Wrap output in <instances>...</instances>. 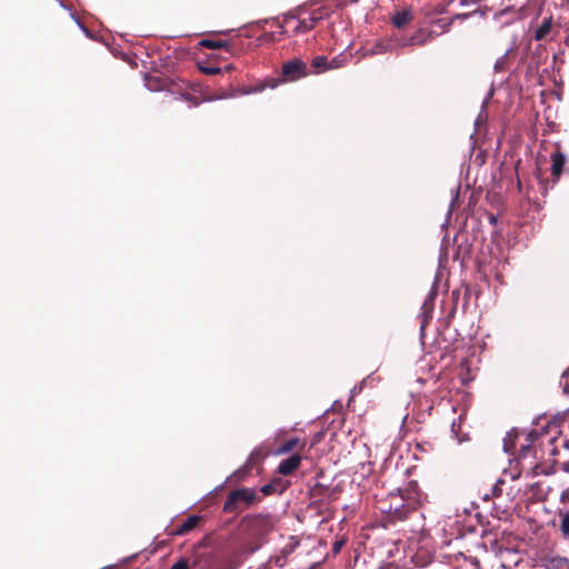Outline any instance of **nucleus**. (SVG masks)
Listing matches in <instances>:
<instances>
[{
    "label": "nucleus",
    "mask_w": 569,
    "mask_h": 569,
    "mask_svg": "<svg viewBox=\"0 0 569 569\" xmlns=\"http://www.w3.org/2000/svg\"><path fill=\"white\" fill-rule=\"evenodd\" d=\"M200 519H201L200 516H196V515L188 517L177 529V533L186 535V533L190 532L192 529H194L197 527Z\"/></svg>",
    "instance_id": "9d476101"
},
{
    "label": "nucleus",
    "mask_w": 569,
    "mask_h": 569,
    "mask_svg": "<svg viewBox=\"0 0 569 569\" xmlns=\"http://www.w3.org/2000/svg\"><path fill=\"white\" fill-rule=\"evenodd\" d=\"M276 563L279 565V566H282V563H280V559L279 558L276 560Z\"/></svg>",
    "instance_id": "4c0bfd02"
},
{
    "label": "nucleus",
    "mask_w": 569,
    "mask_h": 569,
    "mask_svg": "<svg viewBox=\"0 0 569 569\" xmlns=\"http://www.w3.org/2000/svg\"><path fill=\"white\" fill-rule=\"evenodd\" d=\"M472 566H473L472 569H481L480 568V563H479V561L476 558H473V560H472Z\"/></svg>",
    "instance_id": "c756f323"
},
{
    "label": "nucleus",
    "mask_w": 569,
    "mask_h": 569,
    "mask_svg": "<svg viewBox=\"0 0 569 569\" xmlns=\"http://www.w3.org/2000/svg\"><path fill=\"white\" fill-rule=\"evenodd\" d=\"M257 498V493L253 489L250 488H241L231 491L224 503H223V510L226 512H236L240 510V505H244L248 507L251 505Z\"/></svg>",
    "instance_id": "7ed1b4c3"
},
{
    "label": "nucleus",
    "mask_w": 569,
    "mask_h": 569,
    "mask_svg": "<svg viewBox=\"0 0 569 569\" xmlns=\"http://www.w3.org/2000/svg\"><path fill=\"white\" fill-rule=\"evenodd\" d=\"M254 457H256V453H254V452H252V453L250 455V457H249L248 461H247V465H249V463L254 459Z\"/></svg>",
    "instance_id": "2f4dec72"
},
{
    "label": "nucleus",
    "mask_w": 569,
    "mask_h": 569,
    "mask_svg": "<svg viewBox=\"0 0 569 569\" xmlns=\"http://www.w3.org/2000/svg\"><path fill=\"white\" fill-rule=\"evenodd\" d=\"M199 69H200V71L202 73L210 74V76L218 74L221 71V69L218 68V67H203V66H200Z\"/></svg>",
    "instance_id": "4be33fe9"
},
{
    "label": "nucleus",
    "mask_w": 569,
    "mask_h": 569,
    "mask_svg": "<svg viewBox=\"0 0 569 569\" xmlns=\"http://www.w3.org/2000/svg\"><path fill=\"white\" fill-rule=\"evenodd\" d=\"M327 16L322 8L313 10L309 16H286L281 26L286 34L297 36L311 31L316 24Z\"/></svg>",
    "instance_id": "f03ea898"
},
{
    "label": "nucleus",
    "mask_w": 569,
    "mask_h": 569,
    "mask_svg": "<svg viewBox=\"0 0 569 569\" xmlns=\"http://www.w3.org/2000/svg\"><path fill=\"white\" fill-rule=\"evenodd\" d=\"M259 549V546H253L248 549L249 553H253Z\"/></svg>",
    "instance_id": "7c9ffc66"
},
{
    "label": "nucleus",
    "mask_w": 569,
    "mask_h": 569,
    "mask_svg": "<svg viewBox=\"0 0 569 569\" xmlns=\"http://www.w3.org/2000/svg\"><path fill=\"white\" fill-rule=\"evenodd\" d=\"M561 531L563 533L565 537H569V513H565L562 517H561Z\"/></svg>",
    "instance_id": "6ab92c4d"
},
{
    "label": "nucleus",
    "mask_w": 569,
    "mask_h": 569,
    "mask_svg": "<svg viewBox=\"0 0 569 569\" xmlns=\"http://www.w3.org/2000/svg\"><path fill=\"white\" fill-rule=\"evenodd\" d=\"M551 27H552L551 18L543 19V21L541 22V24H540V26L538 27V29L536 30L535 39H536V40H542V39H545V38L547 37V34L550 32Z\"/></svg>",
    "instance_id": "f8f14e48"
},
{
    "label": "nucleus",
    "mask_w": 569,
    "mask_h": 569,
    "mask_svg": "<svg viewBox=\"0 0 569 569\" xmlns=\"http://www.w3.org/2000/svg\"><path fill=\"white\" fill-rule=\"evenodd\" d=\"M460 3H461V6H466V4H468V0H461Z\"/></svg>",
    "instance_id": "72a5a7b5"
},
{
    "label": "nucleus",
    "mask_w": 569,
    "mask_h": 569,
    "mask_svg": "<svg viewBox=\"0 0 569 569\" xmlns=\"http://www.w3.org/2000/svg\"><path fill=\"white\" fill-rule=\"evenodd\" d=\"M461 366H462V367H467V366H468L467 358H463V361H462Z\"/></svg>",
    "instance_id": "473e14b6"
},
{
    "label": "nucleus",
    "mask_w": 569,
    "mask_h": 569,
    "mask_svg": "<svg viewBox=\"0 0 569 569\" xmlns=\"http://www.w3.org/2000/svg\"><path fill=\"white\" fill-rule=\"evenodd\" d=\"M299 440L297 438H292L287 440L279 449L280 453L290 452L295 449V447L298 445Z\"/></svg>",
    "instance_id": "2eb2a0df"
},
{
    "label": "nucleus",
    "mask_w": 569,
    "mask_h": 569,
    "mask_svg": "<svg viewBox=\"0 0 569 569\" xmlns=\"http://www.w3.org/2000/svg\"><path fill=\"white\" fill-rule=\"evenodd\" d=\"M186 100L191 102V106H198L199 101L196 98H191L190 96H182Z\"/></svg>",
    "instance_id": "c85d7f7f"
},
{
    "label": "nucleus",
    "mask_w": 569,
    "mask_h": 569,
    "mask_svg": "<svg viewBox=\"0 0 569 569\" xmlns=\"http://www.w3.org/2000/svg\"><path fill=\"white\" fill-rule=\"evenodd\" d=\"M363 383H365V380L359 386H355L352 388V390H351V396L352 397L356 396L357 393L361 392Z\"/></svg>",
    "instance_id": "cd10ccee"
},
{
    "label": "nucleus",
    "mask_w": 569,
    "mask_h": 569,
    "mask_svg": "<svg viewBox=\"0 0 569 569\" xmlns=\"http://www.w3.org/2000/svg\"><path fill=\"white\" fill-rule=\"evenodd\" d=\"M500 67H501V63H499V62H497V63L495 64V68H496L497 70H498Z\"/></svg>",
    "instance_id": "c9c22d12"
},
{
    "label": "nucleus",
    "mask_w": 569,
    "mask_h": 569,
    "mask_svg": "<svg viewBox=\"0 0 569 569\" xmlns=\"http://www.w3.org/2000/svg\"><path fill=\"white\" fill-rule=\"evenodd\" d=\"M311 66L316 72H322L329 70V60L326 56H318L312 59Z\"/></svg>",
    "instance_id": "ddd939ff"
},
{
    "label": "nucleus",
    "mask_w": 569,
    "mask_h": 569,
    "mask_svg": "<svg viewBox=\"0 0 569 569\" xmlns=\"http://www.w3.org/2000/svg\"><path fill=\"white\" fill-rule=\"evenodd\" d=\"M440 372L435 358H418L416 362L417 382L423 385L427 382L428 377L437 379Z\"/></svg>",
    "instance_id": "20e7f679"
},
{
    "label": "nucleus",
    "mask_w": 569,
    "mask_h": 569,
    "mask_svg": "<svg viewBox=\"0 0 569 569\" xmlns=\"http://www.w3.org/2000/svg\"><path fill=\"white\" fill-rule=\"evenodd\" d=\"M399 41H401V39L388 38V39L377 40L373 44L366 48L365 54L366 56H378V54L391 52L397 48H401L399 46Z\"/></svg>",
    "instance_id": "39448f33"
},
{
    "label": "nucleus",
    "mask_w": 569,
    "mask_h": 569,
    "mask_svg": "<svg viewBox=\"0 0 569 569\" xmlns=\"http://www.w3.org/2000/svg\"><path fill=\"white\" fill-rule=\"evenodd\" d=\"M445 10H446L445 6L438 4L433 10H430V9H428V8H425V9L422 10V13H423V16H425L426 20H429V19L432 17V14H440V13H443V12H445Z\"/></svg>",
    "instance_id": "dca6fc26"
},
{
    "label": "nucleus",
    "mask_w": 569,
    "mask_h": 569,
    "mask_svg": "<svg viewBox=\"0 0 569 569\" xmlns=\"http://www.w3.org/2000/svg\"><path fill=\"white\" fill-rule=\"evenodd\" d=\"M261 492L266 496L276 492V483H266L261 487Z\"/></svg>",
    "instance_id": "b1692460"
},
{
    "label": "nucleus",
    "mask_w": 569,
    "mask_h": 569,
    "mask_svg": "<svg viewBox=\"0 0 569 569\" xmlns=\"http://www.w3.org/2000/svg\"><path fill=\"white\" fill-rule=\"evenodd\" d=\"M559 385L562 389V392L565 395H569V368L562 372Z\"/></svg>",
    "instance_id": "4468645a"
},
{
    "label": "nucleus",
    "mask_w": 569,
    "mask_h": 569,
    "mask_svg": "<svg viewBox=\"0 0 569 569\" xmlns=\"http://www.w3.org/2000/svg\"><path fill=\"white\" fill-rule=\"evenodd\" d=\"M500 67H501V63H499V62H497V63L495 64V68H496L497 70H498Z\"/></svg>",
    "instance_id": "f704fd0d"
},
{
    "label": "nucleus",
    "mask_w": 569,
    "mask_h": 569,
    "mask_svg": "<svg viewBox=\"0 0 569 569\" xmlns=\"http://www.w3.org/2000/svg\"><path fill=\"white\" fill-rule=\"evenodd\" d=\"M450 429H451V433L453 435V437H455L459 442H461L463 439H462V438H460V436H459V432H460V422H458V421L453 420V421L451 422V428H450Z\"/></svg>",
    "instance_id": "aec40b11"
},
{
    "label": "nucleus",
    "mask_w": 569,
    "mask_h": 569,
    "mask_svg": "<svg viewBox=\"0 0 569 569\" xmlns=\"http://www.w3.org/2000/svg\"><path fill=\"white\" fill-rule=\"evenodd\" d=\"M308 67L305 61L299 58L289 60L282 64L281 74L282 79L266 78L256 81L252 84L246 86L239 90L241 94H252L262 92L267 88L274 89L281 82H292L308 76Z\"/></svg>",
    "instance_id": "f257e3e1"
},
{
    "label": "nucleus",
    "mask_w": 569,
    "mask_h": 569,
    "mask_svg": "<svg viewBox=\"0 0 569 569\" xmlns=\"http://www.w3.org/2000/svg\"><path fill=\"white\" fill-rule=\"evenodd\" d=\"M189 560L186 558L179 559L177 562H174L170 569H189Z\"/></svg>",
    "instance_id": "412c9836"
},
{
    "label": "nucleus",
    "mask_w": 569,
    "mask_h": 569,
    "mask_svg": "<svg viewBox=\"0 0 569 569\" xmlns=\"http://www.w3.org/2000/svg\"><path fill=\"white\" fill-rule=\"evenodd\" d=\"M295 547H296L295 545H287L282 549L283 557H286L287 555L291 553L295 550Z\"/></svg>",
    "instance_id": "bb28decb"
},
{
    "label": "nucleus",
    "mask_w": 569,
    "mask_h": 569,
    "mask_svg": "<svg viewBox=\"0 0 569 569\" xmlns=\"http://www.w3.org/2000/svg\"><path fill=\"white\" fill-rule=\"evenodd\" d=\"M342 64H343L342 59L339 57H336V58L329 60V70L340 68Z\"/></svg>",
    "instance_id": "393cba45"
},
{
    "label": "nucleus",
    "mask_w": 569,
    "mask_h": 569,
    "mask_svg": "<svg viewBox=\"0 0 569 569\" xmlns=\"http://www.w3.org/2000/svg\"><path fill=\"white\" fill-rule=\"evenodd\" d=\"M201 44L204 48H209V49H218V48H222L223 47V42L222 41H214V40H209V39L202 40Z\"/></svg>",
    "instance_id": "a211bd4d"
},
{
    "label": "nucleus",
    "mask_w": 569,
    "mask_h": 569,
    "mask_svg": "<svg viewBox=\"0 0 569 569\" xmlns=\"http://www.w3.org/2000/svg\"><path fill=\"white\" fill-rule=\"evenodd\" d=\"M342 546H343V541H342V540L336 541V542L333 543V546H332V552H333L335 555L339 553V552H340V550H341V548H342Z\"/></svg>",
    "instance_id": "a878e982"
},
{
    "label": "nucleus",
    "mask_w": 569,
    "mask_h": 569,
    "mask_svg": "<svg viewBox=\"0 0 569 569\" xmlns=\"http://www.w3.org/2000/svg\"><path fill=\"white\" fill-rule=\"evenodd\" d=\"M505 483L502 479H498L497 482L492 487V496L500 497L502 493L501 486Z\"/></svg>",
    "instance_id": "5701e85b"
},
{
    "label": "nucleus",
    "mask_w": 569,
    "mask_h": 569,
    "mask_svg": "<svg viewBox=\"0 0 569 569\" xmlns=\"http://www.w3.org/2000/svg\"><path fill=\"white\" fill-rule=\"evenodd\" d=\"M301 456L295 453L286 459H283L278 466V472L282 476L291 475L300 465Z\"/></svg>",
    "instance_id": "0eeeda50"
},
{
    "label": "nucleus",
    "mask_w": 569,
    "mask_h": 569,
    "mask_svg": "<svg viewBox=\"0 0 569 569\" xmlns=\"http://www.w3.org/2000/svg\"><path fill=\"white\" fill-rule=\"evenodd\" d=\"M566 161V156L560 151H556L551 154V174L556 180L560 178Z\"/></svg>",
    "instance_id": "6e6552de"
},
{
    "label": "nucleus",
    "mask_w": 569,
    "mask_h": 569,
    "mask_svg": "<svg viewBox=\"0 0 569 569\" xmlns=\"http://www.w3.org/2000/svg\"><path fill=\"white\" fill-rule=\"evenodd\" d=\"M515 439L516 436L512 433H508L507 437L503 439V449L507 453H510L513 450L515 447Z\"/></svg>",
    "instance_id": "f3484780"
},
{
    "label": "nucleus",
    "mask_w": 569,
    "mask_h": 569,
    "mask_svg": "<svg viewBox=\"0 0 569 569\" xmlns=\"http://www.w3.org/2000/svg\"><path fill=\"white\" fill-rule=\"evenodd\" d=\"M490 221L491 222H495L496 221V218L493 216L490 217Z\"/></svg>",
    "instance_id": "e433bc0d"
},
{
    "label": "nucleus",
    "mask_w": 569,
    "mask_h": 569,
    "mask_svg": "<svg viewBox=\"0 0 569 569\" xmlns=\"http://www.w3.org/2000/svg\"><path fill=\"white\" fill-rule=\"evenodd\" d=\"M433 31L427 27H420L410 38L399 41L400 47L423 46L433 39Z\"/></svg>",
    "instance_id": "423d86ee"
},
{
    "label": "nucleus",
    "mask_w": 569,
    "mask_h": 569,
    "mask_svg": "<svg viewBox=\"0 0 569 569\" xmlns=\"http://www.w3.org/2000/svg\"><path fill=\"white\" fill-rule=\"evenodd\" d=\"M413 19L412 12L410 9H402L393 13L391 18V22L396 28H403Z\"/></svg>",
    "instance_id": "1a4fd4ad"
},
{
    "label": "nucleus",
    "mask_w": 569,
    "mask_h": 569,
    "mask_svg": "<svg viewBox=\"0 0 569 569\" xmlns=\"http://www.w3.org/2000/svg\"><path fill=\"white\" fill-rule=\"evenodd\" d=\"M470 14L469 13H458L452 19L446 20V19H437L435 21H430L431 23L437 24L441 32H448L450 30V27L455 19H467Z\"/></svg>",
    "instance_id": "9b49d317"
}]
</instances>
